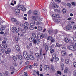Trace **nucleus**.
Wrapping results in <instances>:
<instances>
[{
	"label": "nucleus",
	"instance_id": "nucleus-27",
	"mask_svg": "<svg viewBox=\"0 0 76 76\" xmlns=\"http://www.w3.org/2000/svg\"><path fill=\"white\" fill-rule=\"evenodd\" d=\"M57 33H58V30L57 29L55 30H54V33L55 35H56Z\"/></svg>",
	"mask_w": 76,
	"mask_h": 76
},
{
	"label": "nucleus",
	"instance_id": "nucleus-34",
	"mask_svg": "<svg viewBox=\"0 0 76 76\" xmlns=\"http://www.w3.org/2000/svg\"><path fill=\"white\" fill-rule=\"evenodd\" d=\"M1 51L3 53H6V50H5L4 49H1Z\"/></svg>",
	"mask_w": 76,
	"mask_h": 76
},
{
	"label": "nucleus",
	"instance_id": "nucleus-42",
	"mask_svg": "<svg viewBox=\"0 0 76 76\" xmlns=\"http://www.w3.org/2000/svg\"><path fill=\"white\" fill-rule=\"evenodd\" d=\"M73 76H76V70L74 71L73 72Z\"/></svg>",
	"mask_w": 76,
	"mask_h": 76
},
{
	"label": "nucleus",
	"instance_id": "nucleus-33",
	"mask_svg": "<svg viewBox=\"0 0 76 76\" xmlns=\"http://www.w3.org/2000/svg\"><path fill=\"white\" fill-rule=\"evenodd\" d=\"M4 29V26L3 25H2L1 26V27L0 28L1 31H3V30Z\"/></svg>",
	"mask_w": 76,
	"mask_h": 76
},
{
	"label": "nucleus",
	"instance_id": "nucleus-54",
	"mask_svg": "<svg viewBox=\"0 0 76 76\" xmlns=\"http://www.w3.org/2000/svg\"><path fill=\"white\" fill-rule=\"evenodd\" d=\"M34 66H35L36 67H37V66H38V65L37 64V63H35L34 64Z\"/></svg>",
	"mask_w": 76,
	"mask_h": 76
},
{
	"label": "nucleus",
	"instance_id": "nucleus-7",
	"mask_svg": "<svg viewBox=\"0 0 76 76\" xmlns=\"http://www.w3.org/2000/svg\"><path fill=\"white\" fill-rule=\"evenodd\" d=\"M15 12L16 15H19L20 13V10L17 8L15 10Z\"/></svg>",
	"mask_w": 76,
	"mask_h": 76
},
{
	"label": "nucleus",
	"instance_id": "nucleus-47",
	"mask_svg": "<svg viewBox=\"0 0 76 76\" xmlns=\"http://www.w3.org/2000/svg\"><path fill=\"white\" fill-rule=\"evenodd\" d=\"M61 48L63 50H65L66 49V46L64 45L62 46Z\"/></svg>",
	"mask_w": 76,
	"mask_h": 76
},
{
	"label": "nucleus",
	"instance_id": "nucleus-49",
	"mask_svg": "<svg viewBox=\"0 0 76 76\" xmlns=\"http://www.w3.org/2000/svg\"><path fill=\"white\" fill-rule=\"evenodd\" d=\"M52 49V47L51 46H49L48 48V50H51Z\"/></svg>",
	"mask_w": 76,
	"mask_h": 76
},
{
	"label": "nucleus",
	"instance_id": "nucleus-6",
	"mask_svg": "<svg viewBox=\"0 0 76 76\" xmlns=\"http://www.w3.org/2000/svg\"><path fill=\"white\" fill-rule=\"evenodd\" d=\"M44 69L45 70H49V69H50V67L48 65H45L44 66Z\"/></svg>",
	"mask_w": 76,
	"mask_h": 76
},
{
	"label": "nucleus",
	"instance_id": "nucleus-45",
	"mask_svg": "<svg viewBox=\"0 0 76 76\" xmlns=\"http://www.w3.org/2000/svg\"><path fill=\"white\" fill-rule=\"evenodd\" d=\"M21 10L25 12V11H26V8L24 7L22 9H21Z\"/></svg>",
	"mask_w": 76,
	"mask_h": 76
},
{
	"label": "nucleus",
	"instance_id": "nucleus-18",
	"mask_svg": "<svg viewBox=\"0 0 76 76\" xmlns=\"http://www.w3.org/2000/svg\"><path fill=\"white\" fill-rule=\"evenodd\" d=\"M15 32L18 33V32H19V27H16L15 28Z\"/></svg>",
	"mask_w": 76,
	"mask_h": 76
},
{
	"label": "nucleus",
	"instance_id": "nucleus-2",
	"mask_svg": "<svg viewBox=\"0 0 76 76\" xmlns=\"http://www.w3.org/2000/svg\"><path fill=\"white\" fill-rule=\"evenodd\" d=\"M40 52V55L39 53H36L35 55H36V58H40L41 57V56H42V50H41L39 51Z\"/></svg>",
	"mask_w": 76,
	"mask_h": 76
},
{
	"label": "nucleus",
	"instance_id": "nucleus-5",
	"mask_svg": "<svg viewBox=\"0 0 76 76\" xmlns=\"http://www.w3.org/2000/svg\"><path fill=\"white\" fill-rule=\"evenodd\" d=\"M52 7L53 8H58V5L57 4H55L54 3H52Z\"/></svg>",
	"mask_w": 76,
	"mask_h": 76
},
{
	"label": "nucleus",
	"instance_id": "nucleus-55",
	"mask_svg": "<svg viewBox=\"0 0 76 76\" xmlns=\"http://www.w3.org/2000/svg\"><path fill=\"white\" fill-rule=\"evenodd\" d=\"M16 24L17 25H19V21H16Z\"/></svg>",
	"mask_w": 76,
	"mask_h": 76
},
{
	"label": "nucleus",
	"instance_id": "nucleus-9",
	"mask_svg": "<svg viewBox=\"0 0 76 76\" xmlns=\"http://www.w3.org/2000/svg\"><path fill=\"white\" fill-rule=\"evenodd\" d=\"M53 17L54 18H58L60 17V15L59 14H53L52 15Z\"/></svg>",
	"mask_w": 76,
	"mask_h": 76
},
{
	"label": "nucleus",
	"instance_id": "nucleus-26",
	"mask_svg": "<svg viewBox=\"0 0 76 76\" xmlns=\"http://www.w3.org/2000/svg\"><path fill=\"white\" fill-rule=\"evenodd\" d=\"M56 58V54H53L52 56V58L55 59Z\"/></svg>",
	"mask_w": 76,
	"mask_h": 76
},
{
	"label": "nucleus",
	"instance_id": "nucleus-57",
	"mask_svg": "<svg viewBox=\"0 0 76 76\" xmlns=\"http://www.w3.org/2000/svg\"><path fill=\"white\" fill-rule=\"evenodd\" d=\"M4 48H7V44H5L4 46Z\"/></svg>",
	"mask_w": 76,
	"mask_h": 76
},
{
	"label": "nucleus",
	"instance_id": "nucleus-36",
	"mask_svg": "<svg viewBox=\"0 0 76 76\" xmlns=\"http://www.w3.org/2000/svg\"><path fill=\"white\" fill-rule=\"evenodd\" d=\"M59 60V58H58L56 57V58H55V62L56 63H57V61H58Z\"/></svg>",
	"mask_w": 76,
	"mask_h": 76
},
{
	"label": "nucleus",
	"instance_id": "nucleus-60",
	"mask_svg": "<svg viewBox=\"0 0 76 76\" xmlns=\"http://www.w3.org/2000/svg\"><path fill=\"white\" fill-rule=\"evenodd\" d=\"M71 4L73 6H75V3L74 2H72L71 3Z\"/></svg>",
	"mask_w": 76,
	"mask_h": 76
},
{
	"label": "nucleus",
	"instance_id": "nucleus-19",
	"mask_svg": "<svg viewBox=\"0 0 76 76\" xmlns=\"http://www.w3.org/2000/svg\"><path fill=\"white\" fill-rule=\"evenodd\" d=\"M10 70L12 72H15V68L13 66H11L10 67Z\"/></svg>",
	"mask_w": 76,
	"mask_h": 76
},
{
	"label": "nucleus",
	"instance_id": "nucleus-51",
	"mask_svg": "<svg viewBox=\"0 0 76 76\" xmlns=\"http://www.w3.org/2000/svg\"><path fill=\"white\" fill-rule=\"evenodd\" d=\"M56 22L58 23H59L60 22V19H58L56 20Z\"/></svg>",
	"mask_w": 76,
	"mask_h": 76
},
{
	"label": "nucleus",
	"instance_id": "nucleus-63",
	"mask_svg": "<svg viewBox=\"0 0 76 76\" xmlns=\"http://www.w3.org/2000/svg\"><path fill=\"white\" fill-rule=\"evenodd\" d=\"M22 32L23 33H26V31L25 30H23L22 31Z\"/></svg>",
	"mask_w": 76,
	"mask_h": 76
},
{
	"label": "nucleus",
	"instance_id": "nucleus-56",
	"mask_svg": "<svg viewBox=\"0 0 76 76\" xmlns=\"http://www.w3.org/2000/svg\"><path fill=\"white\" fill-rule=\"evenodd\" d=\"M72 38L74 41H76V37H73Z\"/></svg>",
	"mask_w": 76,
	"mask_h": 76
},
{
	"label": "nucleus",
	"instance_id": "nucleus-16",
	"mask_svg": "<svg viewBox=\"0 0 76 76\" xmlns=\"http://www.w3.org/2000/svg\"><path fill=\"white\" fill-rule=\"evenodd\" d=\"M15 48L18 51H20V48H19V46L18 45H16L15 46Z\"/></svg>",
	"mask_w": 76,
	"mask_h": 76
},
{
	"label": "nucleus",
	"instance_id": "nucleus-44",
	"mask_svg": "<svg viewBox=\"0 0 76 76\" xmlns=\"http://www.w3.org/2000/svg\"><path fill=\"white\" fill-rule=\"evenodd\" d=\"M48 31L50 34L52 33V30H48Z\"/></svg>",
	"mask_w": 76,
	"mask_h": 76
},
{
	"label": "nucleus",
	"instance_id": "nucleus-61",
	"mask_svg": "<svg viewBox=\"0 0 76 76\" xmlns=\"http://www.w3.org/2000/svg\"><path fill=\"white\" fill-rule=\"evenodd\" d=\"M51 68L52 70H54V66H53L51 65Z\"/></svg>",
	"mask_w": 76,
	"mask_h": 76
},
{
	"label": "nucleus",
	"instance_id": "nucleus-30",
	"mask_svg": "<svg viewBox=\"0 0 76 76\" xmlns=\"http://www.w3.org/2000/svg\"><path fill=\"white\" fill-rule=\"evenodd\" d=\"M62 11L63 13H66V9L65 8H63L62 10Z\"/></svg>",
	"mask_w": 76,
	"mask_h": 76
},
{
	"label": "nucleus",
	"instance_id": "nucleus-38",
	"mask_svg": "<svg viewBox=\"0 0 76 76\" xmlns=\"http://www.w3.org/2000/svg\"><path fill=\"white\" fill-rule=\"evenodd\" d=\"M0 76H6L5 74L4 73H0Z\"/></svg>",
	"mask_w": 76,
	"mask_h": 76
},
{
	"label": "nucleus",
	"instance_id": "nucleus-52",
	"mask_svg": "<svg viewBox=\"0 0 76 76\" xmlns=\"http://www.w3.org/2000/svg\"><path fill=\"white\" fill-rule=\"evenodd\" d=\"M29 29L30 30H33L34 29V28L32 26H31L30 27Z\"/></svg>",
	"mask_w": 76,
	"mask_h": 76
},
{
	"label": "nucleus",
	"instance_id": "nucleus-14",
	"mask_svg": "<svg viewBox=\"0 0 76 76\" xmlns=\"http://www.w3.org/2000/svg\"><path fill=\"white\" fill-rule=\"evenodd\" d=\"M29 57L30 59H31V60L34 59V56L32 55H31V54L29 55Z\"/></svg>",
	"mask_w": 76,
	"mask_h": 76
},
{
	"label": "nucleus",
	"instance_id": "nucleus-28",
	"mask_svg": "<svg viewBox=\"0 0 76 76\" xmlns=\"http://www.w3.org/2000/svg\"><path fill=\"white\" fill-rule=\"evenodd\" d=\"M55 41V39L54 38H53L50 42V44H52L53 42H54Z\"/></svg>",
	"mask_w": 76,
	"mask_h": 76
},
{
	"label": "nucleus",
	"instance_id": "nucleus-46",
	"mask_svg": "<svg viewBox=\"0 0 76 76\" xmlns=\"http://www.w3.org/2000/svg\"><path fill=\"white\" fill-rule=\"evenodd\" d=\"M67 5L68 6V7H69L70 8L72 7V4L70 3H68L67 4Z\"/></svg>",
	"mask_w": 76,
	"mask_h": 76
},
{
	"label": "nucleus",
	"instance_id": "nucleus-13",
	"mask_svg": "<svg viewBox=\"0 0 76 76\" xmlns=\"http://www.w3.org/2000/svg\"><path fill=\"white\" fill-rule=\"evenodd\" d=\"M33 13L34 15H39L40 13L39 12H38L37 11H34Z\"/></svg>",
	"mask_w": 76,
	"mask_h": 76
},
{
	"label": "nucleus",
	"instance_id": "nucleus-53",
	"mask_svg": "<svg viewBox=\"0 0 76 76\" xmlns=\"http://www.w3.org/2000/svg\"><path fill=\"white\" fill-rule=\"evenodd\" d=\"M54 49H52V50H51L50 51V53L51 54H53V53H54Z\"/></svg>",
	"mask_w": 76,
	"mask_h": 76
},
{
	"label": "nucleus",
	"instance_id": "nucleus-35",
	"mask_svg": "<svg viewBox=\"0 0 76 76\" xmlns=\"http://www.w3.org/2000/svg\"><path fill=\"white\" fill-rule=\"evenodd\" d=\"M34 23L36 25H38V24H39V22L37 20L35 21Z\"/></svg>",
	"mask_w": 76,
	"mask_h": 76
},
{
	"label": "nucleus",
	"instance_id": "nucleus-48",
	"mask_svg": "<svg viewBox=\"0 0 76 76\" xmlns=\"http://www.w3.org/2000/svg\"><path fill=\"white\" fill-rule=\"evenodd\" d=\"M68 56L69 57H73V54L71 53L68 55Z\"/></svg>",
	"mask_w": 76,
	"mask_h": 76
},
{
	"label": "nucleus",
	"instance_id": "nucleus-22",
	"mask_svg": "<svg viewBox=\"0 0 76 76\" xmlns=\"http://www.w3.org/2000/svg\"><path fill=\"white\" fill-rule=\"evenodd\" d=\"M61 46H62V45L58 43H57L55 47H61Z\"/></svg>",
	"mask_w": 76,
	"mask_h": 76
},
{
	"label": "nucleus",
	"instance_id": "nucleus-17",
	"mask_svg": "<svg viewBox=\"0 0 76 76\" xmlns=\"http://www.w3.org/2000/svg\"><path fill=\"white\" fill-rule=\"evenodd\" d=\"M34 38H33L32 37H30L28 39V40L29 41H30V42H34Z\"/></svg>",
	"mask_w": 76,
	"mask_h": 76
},
{
	"label": "nucleus",
	"instance_id": "nucleus-39",
	"mask_svg": "<svg viewBox=\"0 0 76 76\" xmlns=\"http://www.w3.org/2000/svg\"><path fill=\"white\" fill-rule=\"evenodd\" d=\"M11 20L12 22H16V19L15 18H12L11 19Z\"/></svg>",
	"mask_w": 76,
	"mask_h": 76
},
{
	"label": "nucleus",
	"instance_id": "nucleus-29",
	"mask_svg": "<svg viewBox=\"0 0 76 76\" xmlns=\"http://www.w3.org/2000/svg\"><path fill=\"white\" fill-rule=\"evenodd\" d=\"M37 29L39 31H41V30H42V28L41 26H39L38 27Z\"/></svg>",
	"mask_w": 76,
	"mask_h": 76
},
{
	"label": "nucleus",
	"instance_id": "nucleus-21",
	"mask_svg": "<svg viewBox=\"0 0 76 76\" xmlns=\"http://www.w3.org/2000/svg\"><path fill=\"white\" fill-rule=\"evenodd\" d=\"M61 54L63 56H66V52L65 51H62L61 52Z\"/></svg>",
	"mask_w": 76,
	"mask_h": 76
},
{
	"label": "nucleus",
	"instance_id": "nucleus-50",
	"mask_svg": "<svg viewBox=\"0 0 76 76\" xmlns=\"http://www.w3.org/2000/svg\"><path fill=\"white\" fill-rule=\"evenodd\" d=\"M55 1L57 3L61 2V0H55Z\"/></svg>",
	"mask_w": 76,
	"mask_h": 76
},
{
	"label": "nucleus",
	"instance_id": "nucleus-32",
	"mask_svg": "<svg viewBox=\"0 0 76 76\" xmlns=\"http://www.w3.org/2000/svg\"><path fill=\"white\" fill-rule=\"evenodd\" d=\"M73 66L74 67H75L76 68V62L74 61L73 63Z\"/></svg>",
	"mask_w": 76,
	"mask_h": 76
},
{
	"label": "nucleus",
	"instance_id": "nucleus-62",
	"mask_svg": "<svg viewBox=\"0 0 76 76\" xmlns=\"http://www.w3.org/2000/svg\"><path fill=\"white\" fill-rule=\"evenodd\" d=\"M14 66H15V67L17 66V65H18V64H17V63H14Z\"/></svg>",
	"mask_w": 76,
	"mask_h": 76
},
{
	"label": "nucleus",
	"instance_id": "nucleus-3",
	"mask_svg": "<svg viewBox=\"0 0 76 76\" xmlns=\"http://www.w3.org/2000/svg\"><path fill=\"white\" fill-rule=\"evenodd\" d=\"M67 48L68 50H72L73 51L75 50V49H76V48L73 45L70 46L69 47L67 46Z\"/></svg>",
	"mask_w": 76,
	"mask_h": 76
},
{
	"label": "nucleus",
	"instance_id": "nucleus-58",
	"mask_svg": "<svg viewBox=\"0 0 76 76\" xmlns=\"http://www.w3.org/2000/svg\"><path fill=\"white\" fill-rule=\"evenodd\" d=\"M27 26H25L24 27V29H28V27Z\"/></svg>",
	"mask_w": 76,
	"mask_h": 76
},
{
	"label": "nucleus",
	"instance_id": "nucleus-12",
	"mask_svg": "<svg viewBox=\"0 0 76 76\" xmlns=\"http://www.w3.org/2000/svg\"><path fill=\"white\" fill-rule=\"evenodd\" d=\"M61 70H64V66L63 64H61Z\"/></svg>",
	"mask_w": 76,
	"mask_h": 76
},
{
	"label": "nucleus",
	"instance_id": "nucleus-31",
	"mask_svg": "<svg viewBox=\"0 0 76 76\" xmlns=\"http://www.w3.org/2000/svg\"><path fill=\"white\" fill-rule=\"evenodd\" d=\"M24 25L25 26H28L29 25V23L28 22H26L24 23Z\"/></svg>",
	"mask_w": 76,
	"mask_h": 76
},
{
	"label": "nucleus",
	"instance_id": "nucleus-40",
	"mask_svg": "<svg viewBox=\"0 0 76 76\" xmlns=\"http://www.w3.org/2000/svg\"><path fill=\"white\" fill-rule=\"evenodd\" d=\"M64 40L66 42H69V39H68L67 38H65Z\"/></svg>",
	"mask_w": 76,
	"mask_h": 76
},
{
	"label": "nucleus",
	"instance_id": "nucleus-37",
	"mask_svg": "<svg viewBox=\"0 0 76 76\" xmlns=\"http://www.w3.org/2000/svg\"><path fill=\"white\" fill-rule=\"evenodd\" d=\"M52 39V37L51 36H49L47 38V40H51Z\"/></svg>",
	"mask_w": 76,
	"mask_h": 76
},
{
	"label": "nucleus",
	"instance_id": "nucleus-25",
	"mask_svg": "<svg viewBox=\"0 0 76 76\" xmlns=\"http://www.w3.org/2000/svg\"><path fill=\"white\" fill-rule=\"evenodd\" d=\"M12 59H13V60L15 61H16V60H17V58H16V56H13L12 57Z\"/></svg>",
	"mask_w": 76,
	"mask_h": 76
},
{
	"label": "nucleus",
	"instance_id": "nucleus-4",
	"mask_svg": "<svg viewBox=\"0 0 76 76\" xmlns=\"http://www.w3.org/2000/svg\"><path fill=\"white\" fill-rule=\"evenodd\" d=\"M23 56L25 58L27 59V60H29V58H28V55H27L26 52L25 51L23 52Z\"/></svg>",
	"mask_w": 76,
	"mask_h": 76
},
{
	"label": "nucleus",
	"instance_id": "nucleus-15",
	"mask_svg": "<svg viewBox=\"0 0 76 76\" xmlns=\"http://www.w3.org/2000/svg\"><path fill=\"white\" fill-rule=\"evenodd\" d=\"M11 52V50L9 48L7 49V51H6V54H9Z\"/></svg>",
	"mask_w": 76,
	"mask_h": 76
},
{
	"label": "nucleus",
	"instance_id": "nucleus-8",
	"mask_svg": "<svg viewBox=\"0 0 76 76\" xmlns=\"http://www.w3.org/2000/svg\"><path fill=\"white\" fill-rule=\"evenodd\" d=\"M32 35L33 37L34 38H39L38 36V35H37V34H36L35 33H34L33 32H32Z\"/></svg>",
	"mask_w": 76,
	"mask_h": 76
},
{
	"label": "nucleus",
	"instance_id": "nucleus-11",
	"mask_svg": "<svg viewBox=\"0 0 76 76\" xmlns=\"http://www.w3.org/2000/svg\"><path fill=\"white\" fill-rule=\"evenodd\" d=\"M23 7V6L22 5H18L17 6V8L20 10V9H22Z\"/></svg>",
	"mask_w": 76,
	"mask_h": 76
},
{
	"label": "nucleus",
	"instance_id": "nucleus-59",
	"mask_svg": "<svg viewBox=\"0 0 76 76\" xmlns=\"http://www.w3.org/2000/svg\"><path fill=\"white\" fill-rule=\"evenodd\" d=\"M43 37H44V34H41L40 36L41 38H42Z\"/></svg>",
	"mask_w": 76,
	"mask_h": 76
},
{
	"label": "nucleus",
	"instance_id": "nucleus-23",
	"mask_svg": "<svg viewBox=\"0 0 76 76\" xmlns=\"http://www.w3.org/2000/svg\"><path fill=\"white\" fill-rule=\"evenodd\" d=\"M32 19H33V20H37V19H38V18L37 16H33L32 17Z\"/></svg>",
	"mask_w": 76,
	"mask_h": 76
},
{
	"label": "nucleus",
	"instance_id": "nucleus-1",
	"mask_svg": "<svg viewBox=\"0 0 76 76\" xmlns=\"http://www.w3.org/2000/svg\"><path fill=\"white\" fill-rule=\"evenodd\" d=\"M39 42H40V39H39L38 38H36L34 39L33 43L34 44H39Z\"/></svg>",
	"mask_w": 76,
	"mask_h": 76
},
{
	"label": "nucleus",
	"instance_id": "nucleus-20",
	"mask_svg": "<svg viewBox=\"0 0 76 76\" xmlns=\"http://www.w3.org/2000/svg\"><path fill=\"white\" fill-rule=\"evenodd\" d=\"M65 63L66 64H69V60L68 59H66L65 60Z\"/></svg>",
	"mask_w": 76,
	"mask_h": 76
},
{
	"label": "nucleus",
	"instance_id": "nucleus-64",
	"mask_svg": "<svg viewBox=\"0 0 76 76\" xmlns=\"http://www.w3.org/2000/svg\"><path fill=\"white\" fill-rule=\"evenodd\" d=\"M30 25H31V26H34V23H31L30 24Z\"/></svg>",
	"mask_w": 76,
	"mask_h": 76
},
{
	"label": "nucleus",
	"instance_id": "nucleus-43",
	"mask_svg": "<svg viewBox=\"0 0 76 76\" xmlns=\"http://www.w3.org/2000/svg\"><path fill=\"white\" fill-rule=\"evenodd\" d=\"M18 58L19 59H20V60H22V56L21 55H20L18 56Z\"/></svg>",
	"mask_w": 76,
	"mask_h": 76
},
{
	"label": "nucleus",
	"instance_id": "nucleus-24",
	"mask_svg": "<svg viewBox=\"0 0 76 76\" xmlns=\"http://www.w3.org/2000/svg\"><path fill=\"white\" fill-rule=\"evenodd\" d=\"M68 69H67V68L66 67L65 68L64 72L65 73H68Z\"/></svg>",
	"mask_w": 76,
	"mask_h": 76
},
{
	"label": "nucleus",
	"instance_id": "nucleus-10",
	"mask_svg": "<svg viewBox=\"0 0 76 76\" xmlns=\"http://www.w3.org/2000/svg\"><path fill=\"white\" fill-rule=\"evenodd\" d=\"M66 28L67 30H71L72 29V27L70 25H68L66 26Z\"/></svg>",
	"mask_w": 76,
	"mask_h": 76
},
{
	"label": "nucleus",
	"instance_id": "nucleus-41",
	"mask_svg": "<svg viewBox=\"0 0 76 76\" xmlns=\"http://www.w3.org/2000/svg\"><path fill=\"white\" fill-rule=\"evenodd\" d=\"M57 74H58L59 75H61V72L60 71H57Z\"/></svg>",
	"mask_w": 76,
	"mask_h": 76
}]
</instances>
